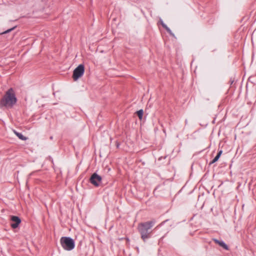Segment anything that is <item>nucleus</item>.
Returning a JSON list of instances; mask_svg holds the SVG:
<instances>
[{
	"mask_svg": "<svg viewBox=\"0 0 256 256\" xmlns=\"http://www.w3.org/2000/svg\"><path fill=\"white\" fill-rule=\"evenodd\" d=\"M17 99L12 88L7 90L0 102V106L11 108L16 102Z\"/></svg>",
	"mask_w": 256,
	"mask_h": 256,
	"instance_id": "f257e3e1",
	"label": "nucleus"
},
{
	"mask_svg": "<svg viewBox=\"0 0 256 256\" xmlns=\"http://www.w3.org/2000/svg\"><path fill=\"white\" fill-rule=\"evenodd\" d=\"M62 247L66 250H71L74 248L75 244L74 240L70 237H62L60 239Z\"/></svg>",
	"mask_w": 256,
	"mask_h": 256,
	"instance_id": "f03ea898",
	"label": "nucleus"
},
{
	"mask_svg": "<svg viewBox=\"0 0 256 256\" xmlns=\"http://www.w3.org/2000/svg\"><path fill=\"white\" fill-rule=\"evenodd\" d=\"M84 72V67L83 64H80L74 70L72 78L74 80H78L82 76Z\"/></svg>",
	"mask_w": 256,
	"mask_h": 256,
	"instance_id": "7ed1b4c3",
	"label": "nucleus"
},
{
	"mask_svg": "<svg viewBox=\"0 0 256 256\" xmlns=\"http://www.w3.org/2000/svg\"><path fill=\"white\" fill-rule=\"evenodd\" d=\"M90 182L94 186H98L102 182V178L96 173L92 174L90 178Z\"/></svg>",
	"mask_w": 256,
	"mask_h": 256,
	"instance_id": "20e7f679",
	"label": "nucleus"
},
{
	"mask_svg": "<svg viewBox=\"0 0 256 256\" xmlns=\"http://www.w3.org/2000/svg\"><path fill=\"white\" fill-rule=\"evenodd\" d=\"M10 220L12 222L10 226L12 228H16L18 227L20 223L21 222L20 219L17 216H11Z\"/></svg>",
	"mask_w": 256,
	"mask_h": 256,
	"instance_id": "39448f33",
	"label": "nucleus"
},
{
	"mask_svg": "<svg viewBox=\"0 0 256 256\" xmlns=\"http://www.w3.org/2000/svg\"><path fill=\"white\" fill-rule=\"evenodd\" d=\"M154 226V222L152 221H148L145 224V231L150 233V230Z\"/></svg>",
	"mask_w": 256,
	"mask_h": 256,
	"instance_id": "423d86ee",
	"label": "nucleus"
},
{
	"mask_svg": "<svg viewBox=\"0 0 256 256\" xmlns=\"http://www.w3.org/2000/svg\"><path fill=\"white\" fill-rule=\"evenodd\" d=\"M138 230L141 234V237L142 239L144 238V224L141 223L138 226Z\"/></svg>",
	"mask_w": 256,
	"mask_h": 256,
	"instance_id": "0eeeda50",
	"label": "nucleus"
},
{
	"mask_svg": "<svg viewBox=\"0 0 256 256\" xmlns=\"http://www.w3.org/2000/svg\"><path fill=\"white\" fill-rule=\"evenodd\" d=\"M214 242L216 243H217L220 246H221L223 247L224 249H226V250L228 249V246L224 242L219 241L217 240H214Z\"/></svg>",
	"mask_w": 256,
	"mask_h": 256,
	"instance_id": "6e6552de",
	"label": "nucleus"
},
{
	"mask_svg": "<svg viewBox=\"0 0 256 256\" xmlns=\"http://www.w3.org/2000/svg\"><path fill=\"white\" fill-rule=\"evenodd\" d=\"M222 152V150H220L218 152V154L217 156L214 158L212 160V161L210 162V164H213V163H214L215 162H216L218 160L220 157V156Z\"/></svg>",
	"mask_w": 256,
	"mask_h": 256,
	"instance_id": "1a4fd4ad",
	"label": "nucleus"
},
{
	"mask_svg": "<svg viewBox=\"0 0 256 256\" xmlns=\"http://www.w3.org/2000/svg\"><path fill=\"white\" fill-rule=\"evenodd\" d=\"M14 134L18 136V138L22 140H26V138L24 137L22 134L16 132L14 130Z\"/></svg>",
	"mask_w": 256,
	"mask_h": 256,
	"instance_id": "9d476101",
	"label": "nucleus"
},
{
	"mask_svg": "<svg viewBox=\"0 0 256 256\" xmlns=\"http://www.w3.org/2000/svg\"><path fill=\"white\" fill-rule=\"evenodd\" d=\"M136 114H137V115L138 116L140 120H142V118L143 114H144L143 110H140L137 111L136 112Z\"/></svg>",
	"mask_w": 256,
	"mask_h": 256,
	"instance_id": "9b49d317",
	"label": "nucleus"
},
{
	"mask_svg": "<svg viewBox=\"0 0 256 256\" xmlns=\"http://www.w3.org/2000/svg\"><path fill=\"white\" fill-rule=\"evenodd\" d=\"M162 26H163L164 28H166V30L168 32H170V29H169V28H168L166 26V24H164L162 23Z\"/></svg>",
	"mask_w": 256,
	"mask_h": 256,
	"instance_id": "f8f14e48",
	"label": "nucleus"
},
{
	"mask_svg": "<svg viewBox=\"0 0 256 256\" xmlns=\"http://www.w3.org/2000/svg\"><path fill=\"white\" fill-rule=\"evenodd\" d=\"M14 28H10V29H9V30H7L4 33V34H6V33H8V32H10V31H12V30H14Z\"/></svg>",
	"mask_w": 256,
	"mask_h": 256,
	"instance_id": "ddd939ff",
	"label": "nucleus"
}]
</instances>
